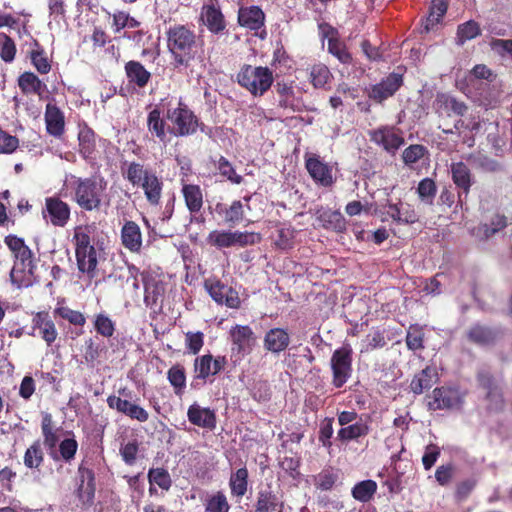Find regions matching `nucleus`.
Returning <instances> with one entry per match:
<instances>
[{"label": "nucleus", "mask_w": 512, "mask_h": 512, "mask_svg": "<svg viewBox=\"0 0 512 512\" xmlns=\"http://www.w3.org/2000/svg\"><path fill=\"white\" fill-rule=\"evenodd\" d=\"M54 314L67 320L70 324L83 327L86 323V318L80 311L73 310L67 306H57L54 309Z\"/></svg>", "instance_id": "bf43d9fd"}, {"label": "nucleus", "mask_w": 512, "mask_h": 512, "mask_svg": "<svg viewBox=\"0 0 512 512\" xmlns=\"http://www.w3.org/2000/svg\"><path fill=\"white\" fill-rule=\"evenodd\" d=\"M233 351L237 354L248 355L256 343V336L248 325H235L230 330Z\"/></svg>", "instance_id": "5701e85b"}, {"label": "nucleus", "mask_w": 512, "mask_h": 512, "mask_svg": "<svg viewBox=\"0 0 512 512\" xmlns=\"http://www.w3.org/2000/svg\"><path fill=\"white\" fill-rule=\"evenodd\" d=\"M124 70L128 82L138 88L146 87L152 77L144 65L136 60L126 62Z\"/></svg>", "instance_id": "72a5a7b5"}, {"label": "nucleus", "mask_w": 512, "mask_h": 512, "mask_svg": "<svg viewBox=\"0 0 512 512\" xmlns=\"http://www.w3.org/2000/svg\"><path fill=\"white\" fill-rule=\"evenodd\" d=\"M266 15L261 7L257 5L241 6L238 9L237 23L239 26L254 31L261 39H265Z\"/></svg>", "instance_id": "4468645a"}, {"label": "nucleus", "mask_w": 512, "mask_h": 512, "mask_svg": "<svg viewBox=\"0 0 512 512\" xmlns=\"http://www.w3.org/2000/svg\"><path fill=\"white\" fill-rule=\"evenodd\" d=\"M476 382L478 388L484 391V400L488 412L499 413L505 408L501 380L487 368H480L476 373Z\"/></svg>", "instance_id": "0eeeda50"}, {"label": "nucleus", "mask_w": 512, "mask_h": 512, "mask_svg": "<svg viewBox=\"0 0 512 512\" xmlns=\"http://www.w3.org/2000/svg\"><path fill=\"white\" fill-rule=\"evenodd\" d=\"M163 107V113L170 122L168 132L175 137H187L194 135L200 127L203 131L204 124L200 122L198 116L192 109L183 101L179 99H162L160 103Z\"/></svg>", "instance_id": "7ed1b4c3"}, {"label": "nucleus", "mask_w": 512, "mask_h": 512, "mask_svg": "<svg viewBox=\"0 0 512 512\" xmlns=\"http://www.w3.org/2000/svg\"><path fill=\"white\" fill-rule=\"evenodd\" d=\"M450 172L453 183L459 189L457 194V203L462 207L473 185L471 170L467 164L459 161L453 162L450 165Z\"/></svg>", "instance_id": "a211bd4d"}, {"label": "nucleus", "mask_w": 512, "mask_h": 512, "mask_svg": "<svg viewBox=\"0 0 512 512\" xmlns=\"http://www.w3.org/2000/svg\"><path fill=\"white\" fill-rule=\"evenodd\" d=\"M368 136L372 143L392 156L405 144L402 130L395 125H381L370 130Z\"/></svg>", "instance_id": "f8f14e48"}, {"label": "nucleus", "mask_w": 512, "mask_h": 512, "mask_svg": "<svg viewBox=\"0 0 512 512\" xmlns=\"http://www.w3.org/2000/svg\"><path fill=\"white\" fill-rule=\"evenodd\" d=\"M205 512H229L230 504L223 491L210 495L204 503Z\"/></svg>", "instance_id": "5fc2aeb1"}, {"label": "nucleus", "mask_w": 512, "mask_h": 512, "mask_svg": "<svg viewBox=\"0 0 512 512\" xmlns=\"http://www.w3.org/2000/svg\"><path fill=\"white\" fill-rule=\"evenodd\" d=\"M424 329L419 324H412L409 326L406 334V345L411 351H418L424 349Z\"/></svg>", "instance_id": "864d4df0"}, {"label": "nucleus", "mask_w": 512, "mask_h": 512, "mask_svg": "<svg viewBox=\"0 0 512 512\" xmlns=\"http://www.w3.org/2000/svg\"><path fill=\"white\" fill-rule=\"evenodd\" d=\"M448 9V0H432L429 14L425 20L424 30L429 32L444 17Z\"/></svg>", "instance_id": "c03bdc74"}, {"label": "nucleus", "mask_w": 512, "mask_h": 512, "mask_svg": "<svg viewBox=\"0 0 512 512\" xmlns=\"http://www.w3.org/2000/svg\"><path fill=\"white\" fill-rule=\"evenodd\" d=\"M377 491V483L374 480L368 479L356 483L351 494L353 498L359 502H369Z\"/></svg>", "instance_id": "09e8293b"}, {"label": "nucleus", "mask_w": 512, "mask_h": 512, "mask_svg": "<svg viewBox=\"0 0 512 512\" xmlns=\"http://www.w3.org/2000/svg\"><path fill=\"white\" fill-rule=\"evenodd\" d=\"M200 19L212 34H220L226 29L225 17L216 0H209L202 6Z\"/></svg>", "instance_id": "4be33fe9"}, {"label": "nucleus", "mask_w": 512, "mask_h": 512, "mask_svg": "<svg viewBox=\"0 0 512 512\" xmlns=\"http://www.w3.org/2000/svg\"><path fill=\"white\" fill-rule=\"evenodd\" d=\"M233 231L213 230L207 236V243L216 248H229L234 246Z\"/></svg>", "instance_id": "4d7b16f0"}, {"label": "nucleus", "mask_w": 512, "mask_h": 512, "mask_svg": "<svg viewBox=\"0 0 512 512\" xmlns=\"http://www.w3.org/2000/svg\"><path fill=\"white\" fill-rule=\"evenodd\" d=\"M431 398L428 410H451L462 408L465 395L456 387L441 386L432 391Z\"/></svg>", "instance_id": "ddd939ff"}, {"label": "nucleus", "mask_w": 512, "mask_h": 512, "mask_svg": "<svg viewBox=\"0 0 512 512\" xmlns=\"http://www.w3.org/2000/svg\"><path fill=\"white\" fill-rule=\"evenodd\" d=\"M215 211L230 226L239 224L245 218L244 204L240 200H234L230 205L219 202L215 205Z\"/></svg>", "instance_id": "2f4dec72"}, {"label": "nucleus", "mask_w": 512, "mask_h": 512, "mask_svg": "<svg viewBox=\"0 0 512 512\" xmlns=\"http://www.w3.org/2000/svg\"><path fill=\"white\" fill-rule=\"evenodd\" d=\"M79 482L76 488V496L83 507H90L94 503L96 492L95 473L91 468L80 464L78 467Z\"/></svg>", "instance_id": "f3484780"}, {"label": "nucleus", "mask_w": 512, "mask_h": 512, "mask_svg": "<svg viewBox=\"0 0 512 512\" xmlns=\"http://www.w3.org/2000/svg\"><path fill=\"white\" fill-rule=\"evenodd\" d=\"M403 85V75L392 72L379 83L371 85L367 90L368 98L375 103L382 104L392 97Z\"/></svg>", "instance_id": "dca6fc26"}, {"label": "nucleus", "mask_w": 512, "mask_h": 512, "mask_svg": "<svg viewBox=\"0 0 512 512\" xmlns=\"http://www.w3.org/2000/svg\"><path fill=\"white\" fill-rule=\"evenodd\" d=\"M427 153L428 150L424 145L412 144L404 149L402 159L406 165L411 166L422 159Z\"/></svg>", "instance_id": "338daca9"}, {"label": "nucleus", "mask_w": 512, "mask_h": 512, "mask_svg": "<svg viewBox=\"0 0 512 512\" xmlns=\"http://www.w3.org/2000/svg\"><path fill=\"white\" fill-rule=\"evenodd\" d=\"M17 53L15 41L7 34L0 33V58L5 63L14 61Z\"/></svg>", "instance_id": "13d9d810"}, {"label": "nucleus", "mask_w": 512, "mask_h": 512, "mask_svg": "<svg viewBox=\"0 0 512 512\" xmlns=\"http://www.w3.org/2000/svg\"><path fill=\"white\" fill-rule=\"evenodd\" d=\"M148 481L150 483L149 493L151 495L156 492L153 485H157L165 491H168L172 486L171 476L165 468H151L148 471Z\"/></svg>", "instance_id": "a18cd8bd"}, {"label": "nucleus", "mask_w": 512, "mask_h": 512, "mask_svg": "<svg viewBox=\"0 0 512 512\" xmlns=\"http://www.w3.org/2000/svg\"><path fill=\"white\" fill-rule=\"evenodd\" d=\"M17 84L22 94H35L39 97L46 91V84L33 72L25 71L19 75Z\"/></svg>", "instance_id": "f704fd0d"}, {"label": "nucleus", "mask_w": 512, "mask_h": 512, "mask_svg": "<svg viewBox=\"0 0 512 512\" xmlns=\"http://www.w3.org/2000/svg\"><path fill=\"white\" fill-rule=\"evenodd\" d=\"M227 364L225 356L214 358L211 354L198 356L194 359V376L190 384L192 389H199L201 384H205L211 376L221 372Z\"/></svg>", "instance_id": "9b49d317"}, {"label": "nucleus", "mask_w": 512, "mask_h": 512, "mask_svg": "<svg viewBox=\"0 0 512 512\" xmlns=\"http://www.w3.org/2000/svg\"><path fill=\"white\" fill-rule=\"evenodd\" d=\"M124 178L134 187L141 188L150 206H158L161 202L164 182L155 171L145 168L139 162H130L123 172Z\"/></svg>", "instance_id": "20e7f679"}, {"label": "nucleus", "mask_w": 512, "mask_h": 512, "mask_svg": "<svg viewBox=\"0 0 512 512\" xmlns=\"http://www.w3.org/2000/svg\"><path fill=\"white\" fill-rule=\"evenodd\" d=\"M29 58L34 68L40 74H48L51 71V62L48 59L44 48L38 41L34 42V48L29 52Z\"/></svg>", "instance_id": "49530a36"}, {"label": "nucleus", "mask_w": 512, "mask_h": 512, "mask_svg": "<svg viewBox=\"0 0 512 512\" xmlns=\"http://www.w3.org/2000/svg\"><path fill=\"white\" fill-rule=\"evenodd\" d=\"M27 334L33 337L39 335L47 346H51L58 336L55 323L47 311H40L33 315L31 331Z\"/></svg>", "instance_id": "6ab92c4d"}, {"label": "nucleus", "mask_w": 512, "mask_h": 512, "mask_svg": "<svg viewBox=\"0 0 512 512\" xmlns=\"http://www.w3.org/2000/svg\"><path fill=\"white\" fill-rule=\"evenodd\" d=\"M45 124L46 131L49 135L59 138L65 132V117L64 113L58 106L48 103L45 108Z\"/></svg>", "instance_id": "c85d7f7f"}, {"label": "nucleus", "mask_w": 512, "mask_h": 512, "mask_svg": "<svg viewBox=\"0 0 512 512\" xmlns=\"http://www.w3.org/2000/svg\"><path fill=\"white\" fill-rule=\"evenodd\" d=\"M60 428L56 426L53 416L49 412H42L41 418V434L43 437L42 446L44 445L49 456L54 460H58L56 447L60 440Z\"/></svg>", "instance_id": "aec40b11"}, {"label": "nucleus", "mask_w": 512, "mask_h": 512, "mask_svg": "<svg viewBox=\"0 0 512 512\" xmlns=\"http://www.w3.org/2000/svg\"><path fill=\"white\" fill-rule=\"evenodd\" d=\"M387 345L385 330L375 329L362 341L360 353H370L376 349H382Z\"/></svg>", "instance_id": "8fccbe9b"}, {"label": "nucleus", "mask_w": 512, "mask_h": 512, "mask_svg": "<svg viewBox=\"0 0 512 512\" xmlns=\"http://www.w3.org/2000/svg\"><path fill=\"white\" fill-rule=\"evenodd\" d=\"M437 379L438 374L436 369L427 366L413 377L410 383V389L414 394L420 395L425 390L430 389Z\"/></svg>", "instance_id": "58836bf2"}, {"label": "nucleus", "mask_w": 512, "mask_h": 512, "mask_svg": "<svg viewBox=\"0 0 512 512\" xmlns=\"http://www.w3.org/2000/svg\"><path fill=\"white\" fill-rule=\"evenodd\" d=\"M70 199L83 211H98L102 207L107 181L102 176L79 177L71 175L65 182Z\"/></svg>", "instance_id": "f03ea898"}, {"label": "nucleus", "mask_w": 512, "mask_h": 512, "mask_svg": "<svg viewBox=\"0 0 512 512\" xmlns=\"http://www.w3.org/2000/svg\"><path fill=\"white\" fill-rule=\"evenodd\" d=\"M353 350L350 344L337 348L331 356L332 385L335 388L343 387L353 373Z\"/></svg>", "instance_id": "9d476101"}, {"label": "nucleus", "mask_w": 512, "mask_h": 512, "mask_svg": "<svg viewBox=\"0 0 512 512\" xmlns=\"http://www.w3.org/2000/svg\"><path fill=\"white\" fill-rule=\"evenodd\" d=\"M317 219L321 226L336 232H342L346 229V221L343 215L330 208H321L317 211Z\"/></svg>", "instance_id": "4c0bfd02"}, {"label": "nucleus", "mask_w": 512, "mask_h": 512, "mask_svg": "<svg viewBox=\"0 0 512 512\" xmlns=\"http://www.w3.org/2000/svg\"><path fill=\"white\" fill-rule=\"evenodd\" d=\"M121 243L128 251L140 253L142 249V232L134 221H126L121 228Z\"/></svg>", "instance_id": "cd10ccee"}, {"label": "nucleus", "mask_w": 512, "mask_h": 512, "mask_svg": "<svg viewBox=\"0 0 512 512\" xmlns=\"http://www.w3.org/2000/svg\"><path fill=\"white\" fill-rule=\"evenodd\" d=\"M217 169L219 174L226 178L233 184H241L243 182V177L236 173L235 168L231 164V162L225 158L224 156H220L218 160Z\"/></svg>", "instance_id": "0e129e2a"}, {"label": "nucleus", "mask_w": 512, "mask_h": 512, "mask_svg": "<svg viewBox=\"0 0 512 512\" xmlns=\"http://www.w3.org/2000/svg\"><path fill=\"white\" fill-rule=\"evenodd\" d=\"M59 444L58 459L61 458L66 463H70L74 460L77 450H78V442L74 437L65 438Z\"/></svg>", "instance_id": "69168bd1"}, {"label": "nucleus", "mask_w": 512, "mask_h": 512, "mask_svg": "<svg viewBox=\"0 0 512 512\" xmlns=\"http://www.w3.org/2000/svg\"><path fill=\"white\" fill-rule=\"evenodd\" d=\"M255 512H284L285 503L267 486L257 492Z\"/></svg>", "instance_id": "a878e982"}, {"label": "nucleus", "mask_w": 512, "mask_h": 512, "mask_svg": "<svg viewBox=\"0 0 512 512\" xmlns=\"http://www.w3.org/2000/svg\"><path fill=\"white\" fill-rule=\"evenodd\" d=\"M331 78L328 67L324 64H315L310 71V81L315 88H323Z\"/></svg>", "instance_id": "680f3d73"}, {"label": "nucleus", "mask_w": 512, "mask_h": 512, "mask_svg": "<svg viewBox=\"0 0 512 512\" xmlns=\"http://www.w3.org/2000/svg\"><path fill=\"white\" fill-rule=\"evenodd\" d=\"M507 226V218L504 215L496 214L491 218L490 224H483L479 227L486 238L491 237L495 233L501 231Z\"/></svg>", "instance_id": "774afa93"}, {"label": "nucleus", "mask_w": 512, "mask_h": 512, "mask_svg": "<svg viewBox=\"0 0 512 512\" xmlns=\"http://www.w3.org/2000/svg\"><path fill=\"white\" fill-rule=\"evenodd\" d=\"M94 328L99 335L105 338H110L115 333V323L104 313L95 315Z\"/></svg>", "instance_id": "052dcab7"}, {"label": "nucleus", "mask_w": 512, "mask_h": 512, "mask_svg": "<svg viewBox=\"0 0 512 512\" xmlns=\"http://www.w3.org/2000/svg\"><path fill=\"white\" fill-rule=\"evenodd\" d=\"M388 209L387 214L398 223L413 224L418 221V215L410 204L389 203Z\"/></svg>", "instance_id": "a19ab883"}, {"label": "nucleus", "mask_w": 512, "mask_h": 512, "mask_svg": "<svg viewBox=\"0 0 512 512\" xmlns=\"http://www.w3.org/2000/svg\"><path fill=\"white\" fill-rule=\"evenodd\" d=\"M79 153L86 161L95 159L96 134L87 125L80 128L78 133Z\"/></svg>", "instance_id": "c9c22d12"}, {"label": "nucleus", "mask_w": 512, "mask_h": 512, "mask_svg": "<svg viewBox=\"0 0 512 512\" xmlns=\"http://www.w3.org/2000/svg\"><path fill=\"white\" fill-rule=\"evenodd\" d=\"M437 192V186L433 179L424 178L422 179L417 187V194L421 201L432 204Z\"/></svg>", "instance_id": "e2e57ef3"}, {"label": "nucleus", "mask_w": 512, "mask_h": 512, "mask_svg": "<svg viewBox=\"0 0 512 512\" xmlns=\"http://www.w3.org/2000/svg\"><path fill=\"white\" fill-rule=\"evenodd\" d=\"M13 255L15 261L10 272L11 282L18 288L32 286L38 281L35 276L36 263L33 252L27 247Z\"/></svg>", "instance_id": "1a4fd4ad"}, {"label": "nucleus", "mask_w": 512, "mask_h": 512, "mask_svg": "<svg viewBox=\"0 0 512 512\" xmlns=\"http://www.w3.org/2000/svg\"><path fill=\"white\" fill-rule=\"evenodd\" d=\"M466 338L475 345L488 346L495 342L497 331L489 326L475 323L466 331Z\"/></svg>", "instance_id": "473e14b6"}, {"label": "nucleus", "mask_w": 512, "mask_h": 512, "mask_svg": "<svg viewBox=\"0 0 512 512\" xmlns=\"http://www.w3.org/2000/svg\"><path fill=\"white\" fill-rule=\"evenodd\" d=\"M290 344V336L284 328H272L268 330L263 339L265 350L279 354L285 351Z\"/></svg>", "instance_id": "7c9ffc66"}, {"label": "nucleus", "mask_w": 512, "mask_h": 512, "mask_svg": "<svg viewBox=\"0 0 512 512\" xmlns=\"http://www.w3.org/2000/svg\"><path fill=\"white\" fill-rule=\"evenodd\" d=\"M71 208L59 197L51 196L45 199L44 217L48 216L52 225L64 227L70 220Z\"/></svg>", "instance_id": "412c9836"}, {"label": "nucleus", "mask_w": 512, "mask_h": 512, "mask_svg": "<svg viewBox=\"0 0 512 512\" xmlns=\"http://www.w3.org/2000/svg\"><path fill=\"white\" fill-rule=\"evenodd\" d=\"M204 288L217 304H224L232 309H238L241 305L238 292L217 278L206 279L204 281Z\"/></svg>", "instance_id": "2eb2a0df"}, {"label": "nucleus", "mask_w": 512, "mask_h": 512, "mask_svg": "<svg viewBox=\"0 0 512 512\" xmlns=\"http://www.w3.org/2000/svg\"><path fill=\"white\" fill-rule=\"evenodd\" d=\"M167 379L173 387L175 395L181 397L186 388V372L184 366L175 364L167 371Z\"/></svg>", "instance_id": "de8ad7c7"}, {"label": "nucleus", "mask_w": 512, "mask_h": 512, "mask_svg": "<svg viewBox=\"0 0 512 512\" xmlns=\"http://www.w3.org/2000/svg\"><path fill=\"white\" fill-rule=\"evenodd\" d=\"M107 405L132 420L146 422L149 419V413L143 407L116 395L108 396Z\"/></svg>", "instance_id": "b1692460"}, {"label": "nucleus", "mask_w": 512, "mask_h": 512, "mask_svg": "<svg viewBox=\"0 0 512 512\" xmlns=\"http://www.w3.org/2000/svg\"><path fill=\"white\" fill-rule=\"evenodd\" d=\"M249 473L246 467H242L233 472L229 479L231 494L236 497H243L248 489Z\"/></svg>", "instance_id": "37998d69"}, {"label": "nucleus", "mask_w": 512, "mask_h": 512, "mask_svg": "<svg viewBox=\"0 0 512 512\" xmlns=\"http://www.w3.org/2000/svg\"><path fill=\"white\" fill-rule=\"evenodd\" d=\"M328 52L336 57L342 64L349 65L352 63V55L348 51L345 42L337 37L328 39Z\"/></svg>", "instance_id": "603ef678"}, {"label": "nucleus", "mask_w": 512, "mask_h": 512, "mask_svg": "<svg viewBox=\"0 0 512 512\" xmlns=\"http://www.w3.org/2000/svg\"><path fill=\"white\" fill-rule=\"evenodd\" d=\"M181 193L188 211L198 214L203 208V193L199 185L183 184Z\"/></svg>", "instance_id": "e433bc0d"}, {"label": "nucleus", "mask_w": 512, "mask_h": 512, "mask_svg": "<svg viewBox=\"0 0 512 512\" xmlns=\"http://www.w3.org/2000/svg\"><path fill=\"white\" fill-rule=\"evenodd\" d=\"M24 466L31 470H40L44 463V451L40 439H36L26 449L23 456Z\"/></svg>", "instance_id": "79ce46f5"}, {"label": "nucleus", "mask_w": 512, "mask_h": 512, "mask_svg": "<svg viewBox=\"0 0 512 512\" xmlns=\"http://www.w3.org/2000/svg\"><path fill=\"white\" fill-rule=\"evenodd\" d=\"M436 102L441 108H444L446 111L452 112L458 116H463L468 109L464 102L458 101L456 98L446 94L438 95Z\"/></svg>", "instance_id": "6e6d98bb"}, {"label": "nucleus", "mask_w": 512, "mask_h": 512, "mask_svg": "<svg viewBox=\"0 0 512 512\" xmlns=\"http://www.w3.org/2000/svg\"><path fill=\"white\" fill-rule=\"evenodd\" d=\"M481 34V28L478 22L474 20L466 21L457 27L456 43L460 46L465 42L478 37Z\"/></svg>", "instance_id": "3c124183"}, {"label": "nucleus", "mask_w": 512, "mask_h": 512, "mask_svg": "<svg viewBox=\"0 0 512 512\" xmlns=\"http://www.w3.org/2000/svg\"><path fill=\"white\" fill-rule=\"evenodd\" d=\"M370 433L369 424L361 418L346 427H342L337 432V439L342 443L353 440H358L361 437H366Z\"/></svg>", "instance_id": "ea45409f"}, {"label": "nucleus", "mask_w": 512, "mask_h": 512, "mask_svg": "<svg viewBox=\"0 0 512 512\" xmlns=\"http://www.w3.org/2000/svg\"><path fill=\"white\" fill-rule=\"evenodd\" d=\"M187 417L191 424L213 430L217 424V418L214 410L206 407L203 408L197 403L189 406L187 410Z\"/></svg>", "instance_id": "bb28decb"}, {"label": "nucleus", "mask_w": 512, "mask_h": 512, "mask_svg": "<svg viewBox=\"0 0 512 512\" xmlns=\"http://www.w3.org/2000/svg\"><path fill=\"white\" fill-rule=\"evenodd\" d=\"M165 120L166 118L161 105L153 108L147 115V130L162 143L167 142V136L169 134Z\"/></svg>", "instance_id": "c756f323"}, {"label": "nucleus", "mask_w": 512, "mask_h": 512, "mask_svg": "<svg viewBox=\"0 0 512 512\" xmlns=\"http://www.w3.org/2000/svg\"><path fill=\"white\" fill-rule=\"evenodd\" d=\"M129 272L134 275L139 273L144 288V303L154 312H159L163 306L165 296V282L161 276L151 270L139 272L134 265L129 267Z\"/></svg>", "instance_id": "6e6552de"}, {"label": "nucleus", "mask_w": 512, "mask_h": 512, "mask_svg": "<svg viewBox=\"0 0 512 512\" xmlns=\"http://www.w3.org/2000/svg\"><path fill=\"white\" fill-rule=\"evenodd\" d=\"M73 243L79 273L86 275L89 280L94 279L98 272V253L91 242L90 235L82 229L76 230Z\"/></svg>", "instance_id": "39448f33"}, {"label": "nucleus", "mask_w": 512, "mask_h": 512, "mask_svg": "<svg viewBox=\"0 0 512 512\" xmlns=\"http://www.w3.org/2000/svg\"><path fill=\"white\" fill-rule=\"evenodd\" d=\"M166 47L176 68H188L198 57L203 41L194 26L174 23L165 31Z\"/></svg>", "instance_id": "f257e3e1"}, {"label": "nucleus", "mask_w": 512, "mask_h": 512, "mask_svg": "<svg viewBox=\"0 0 512 512\" xmlns=\"http://www.w3.org/2000/svg\"><path fill=\"white\" fill-rule=\"evenodd\" d=\"M305 167L311 178L322 186L328 187L333 184V176L331 167L320 160L317 155H309L305 157Z\"/></svg>", "instance_id": "393cba45"}, {"label": "nucleus", "mask_w": 512, "mask_h": 512, "mask_svg": "<svg viewBox=\"0 0 512 512\" xmlns=\"http://www.w3.org/2000/svg\"><path fill=\"white\" fill-rule=\"evenodd\" d=\"M273 73L268 67L245 64L237 74L238 84L253 96L264 95L272 86Z\"/></svg>", "instance_id": "423d86ee"}]
</instances>
